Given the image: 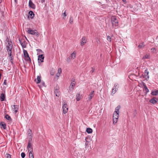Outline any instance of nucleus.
<instances>
[{
	"mask_svg": "<svg viewBox=\"0 0 158 158\" xmlns=\"http://www.w3.org/2000/svg\"><path fill=\"white\" fill-rule=\"evenodd\" d=\"M111 22L113 26L116 27L118 25V22L115 16H113L111 17Z\"/></svg>",
	"mask_w": 158,
	"mask_h": 158,
	"instance_id": "obj_3",
	"label": "nucleus"
},
{
	"mask_svg": "<svg viewBox=\"0 0 158 158\" xmlns=\"http://www.w3.org/2000/svg\"><path fill=\"white\" fill-rule=\"evenodd\" d=\"M88 138L87 137H86L85 138V141H86V142L87 143H89V142L88 141V140H87V139H88Z\"/></svg>",
	"mask_w": 158,
	"mask_h": 158,
	"instance_id": "obj_56",
	"label": "nucleus"
},
{
	"mask_svg": "<svg viewBox=\"0 0 158 158\" xmlns=\"http://www.w3.org/2000/svg\"><path fill=\"white\" fill-rule=\"evenodd\" d=\"M158 100V99H156V97H153L149 100V102L153 104H155L157 103Z\"/></svg>",
	"mask_w": 158,
	"mask_h": 158,
	"instance_id": "obj_8",
	"label": "nucleus"
},
{
	"mask_svg": "<svg viewBox=\"0 0 158 158\" xmlns=\"http://www.w3.org/2000/svg\"><path fill=\"white\" fill-rule=\"evenodd\" d=\"M32 136L31 135V134L30 135L29 138L28 139V142H32Z\"/></svg>",
	"mask_w": 158,
	"mask_h": 158,
	"instance_id": "obj_32",
	"label": "nucleus"
},
{
	"mask_svg": "<svg viewBox=\"0 0 158 158\" xmlns=\"http://www.w3.org/2000/svg\"><path fill=\"white\" fill-rule=\"evenodd\" d=\"M5 156L6 158H11V155L9 154H6L5 155Z\"/></svg>",
	"mask_w": 158,
	"mask_h": 158,
	"instance_id": "obj_34",
	"label": "nucleus"
},
{
	"mask_svg": "<svg viewBox=\"0 0 158 158\" xmlns=\"http://www.w3.org/2000/svg\"><path fill=\"white\" fill-rule=\"evenodd\" d=\"M86 132L88 134H90L92 132L93 130L90 128H88L86 129Z\"/></svg>",
	"mask_w": 158,
	"mask_h": 158,
	"instance_id": "obj_21",
	"label": "nucleus"
},
{
	"mask_svg": "<svg viewBox=\"0 0 158 158\" xmlns=\"http://www.w3.org/2000/svg\"><path fill=\"white\" fill-rule=\"evenodd\" d=\"M76 52L74 51L71 54V56L72 58L74 59L76 57Z\"/></svg>",
	"mask_w": 158,
	"mask_h": 158,
	"instance_id": "obj_28",
	"label": "nucleus"
},
{
	"mask_svg": "<svg viewBox=\"0 0 158 158\" xmlns=\"http://www.w3.org/2000/svg\"><path fill=\"white\" fill-rule=\"evenodd\" d=\"M23 40H24L22 39H19V43H20V44H21V43H22Z\"/></svg>",
	"mask_w": 158,
	"mask_h": 158,
	"instance_id": "obj_46",
	"label": "nucleus"
},
{
	"mask_svg": "<svg viewBox=\"0 0 158 158\" xmlns=\"http://www.w3.org/2000/svg\"><path fill=\"white\" fill-rule=\"evenodd\" d=\"M158 94V90H156V91H153L152 92L151 94L152 95L156 96Z\"/></svg>",
	"mask_w": 158,
	"mask_h": 158,
	"instance_id": "obj_23",
	"label": "nucleus"
},
{
	"mask_svg": "<svg viewBox=\"0 0 158 158\" xmlns=\"http://www.w3.org/2000/svg\"><path fill=\"white\" fill-rule=\"evenodd\" d=\"M25 58L26 60L27 61H30V62L31 61V60L29 56H27Z\"/></svg>",
	"mask_w": 158,
	"mask_h": 158,
	"instance_id": "obj_35",
	"label": "nucleus"
},
{
	"mask_svg": "<svg viewBox=\"0 0 158 158\" xmlns=\"http://www.w3.org/2000/svg\"><path fill=\"white\" fill-rule=\"evenodd\" d=\"M94 91H93L90 93L89 95L88 100L89 101L91 100L92 98L94 97Z\"/></svg>",
	"mask_w": 158,
	"mask_h": 158,
	"instance_id": "obj_12",
	"label": "nucleus"
},
{
	"mask_svg": "<svg viewBox=\"0 0 158 158\" xmlns=\"http://www.w3.org/2000/svg\"><path fill=\"white\" fill-rule=\"evenodd\" d=\"M118 119L117 118H113V121L114 124L116 123L117 122Z\"/></svg>",
	"mask_w": 158,
	"mask_h": 158,
	"instance_id": "obj_41",
	"label": "nucleus"
},
{
	"mask_svg": "<svg viewBox=\"0 0 158 158\" xmlns=\"http://www.w3.org/2000/svg\"><path fill=\"white\" fill-rule=\"evenodd\" d=\"M55 73V69H52L51 70L50 74L51 75H54Z\"/></svg>",
	"mask_w": 158,
	"mask_h": 158,
	"instance_id": "obj_29",
	"label": "nucleus"
},
{
	"mask_svg": "<svg viewBox=\"0 0 158 158\" xmlns=\"http://www.w3.org/2000/svg\"><path fill=\"white\" fill-rule=\"evenodd\" d=\"M119 87V85L118 84H115L112 90V93L114 94L118 90Z\"/></svg>",
	"mask_w": 158,
	"mask_h": 158,
	"instance_id": "obj_7",
	"label": "nucleus"
},
{
	"mask_svg": "<svg viewBox=\"0 0 158 158\" xmlns=\"http://www.w3.org/2000/svg\"><path fill=\"white\" fill-rule=\"evenodd\" d=\"M81 95H80V94H77L76 95V100L78 101L80 100L81 98Z\"/></svg>",
	"mask_w": 158,
	"mask_h": 158,
	"instance_id": "obj_17",
	"label": "nucleus"
},
{
	"mask_svg": "<svg viewBox=\"0 0 158 158\" xmlns=\"http://www.w3.org/2000/svg\"><path fill=\"white\" fill-rule=\"evenodd\" d=\"M145 45L144 44V43L142 42L141 43H140L139 45L138 46V48H143L144 46Z\"/></svg>",
	"mask_w": 158,
	"mask_h": 158,
	"instance_id": "obj_27",
	"label": "nucleus"
},
{
	"mask_svg": "<svg viewBox=\"0 0 158 158\" xmlns=\"http://www.w3.org/2000/svg\"><path fill=\"white\" fill-rule=\"evenodd\" d=\"M88 143H87L86 142L85 143V145L86 146H87L88 145Z\"/></svg>",
	"mask_w": 158,
	"mask_h": 158,
	"instance_id": "obj_59",
	"label": "nucleus"
},
{
	"mask_svg": "<svg viewBox=\"0 0 158 158\" xmlns=\"http://www.w3.org/2000/svg\"><path fill=\"white\" fill-rule=\"evenodd\" d=\"M5 118L7 120L9 121H11L12 119L11 117L9 116L8 114H6L5 116Z\"/></svg>",
	"mask_w": 158,
	"mask_h": 158,
	"instance_id": "obj_25",
	"label": "nucleus"
},
{
	"mask_svg": "<svg viewBox=\"0 0 158 158\" xmlns=\"http://www.w3.org/2000/svg\"><path fill=\"white\" fill-rule=\"evenodd\" d=\"M36 51L39 53H41L42 52V51L40 49H37Z\"/></svg>",
	"mask_w": 158,
	"mask_h": 158,
	"instance_id": "obj_43",
	"label": "nucleus"
},
{
	"mask_svg": "<svg viewBox=\"0 0 158 158\" xmlns=\"http://www.w3.org/2000/svg\"><path fill=\"white\" fill-rule=\"evenodd\" d=\"M59 87L58 85H56L54 88V93L57 97H59L60 95V92L59 90Z\"/></svg>",
	"mask_w": 158,
	"mask_h": 158,
	"instance_id": "obj_4",
	"label": "nucleus"
},
{
	"mask_svg": "<svg viewBox=\"0 0 158 158\" xmlns=\"http://www.w3.org/2000/svg\"><path fill=\"white\" fill-rule=\"evenodd\" d=\"M6 41L7 42H10L9 41V39L8 37H7L6 38Z\"/></svg>",
	"mask_w": 158,
	"mask_h": 158,
	"instance_id": "obj_51",
	"label": "nucleus"
},
{
	"mask_svg": "<svg viewBox=\"0 0 158 158\" xmlns=\"http://www.w3.org/2000/svg\"><path fill=\"white\" fill-rule=\"evenodd\" d=\"M87 40L86 37L85 36L82 37L81 41V46L84 45L86 42Z\"/></svg>",
	"mask_w": 158,
	"mask_h": 158,
	"instance_id": "obj_10",
	"label": "nucleus"
},
{
	"mask_svg": "<svg viewBox=\"0 0 158 158\" xmlns=\"http://www.w3.org/2000/svg\"><path fill=\"white\" fill-rule=\"evenodd\" d=\"M2 2V0H0V3H1Z\"/></svg>",
	"mask_w": 158,
	"mask_h": 158,
	"instance_id": "obj_63",
	"label": "nucleus"
},
{
	"mask_svg": "<svg viewBox=\"0 0 158 158\" xmlns=\"http://www.w3.org/2000/svg\"><path fill=\"white\" fill-rule=\"evenodd\" d=\"M27 32L29 34L33 35H35L37 37L40 35V34L36 30H33L30 28H29L27 30Z\"/></svg>",
	"mask_w": 158,
	"mask_h": 158,
	"instance_id": "obj_2",
	"label": "nucleus"
},
{
	"mask_svg": "<svg viewBox=\"0 0 158 158\" xmlns=\"http://www.w3.org/2000/svg\"><path fill=\"white\" fill-rule=\"evenodd\" d=\"M73 18L72 17H70V20H69V23L71 24H72L73 21Z\"/></svg>",
	"mask_w": 158,
	"mask_h": 158,
	"instance_id": "obj_36",
	"label": "nucleus"
},
{
	"mask_svg": "<svg viewBox=\"0 0 158 158\" xmlns=\"http://www.w3.org/2000/svg\"><path fill=\"white\" fill-rule=\"evenodd\" d=\"M66 61H67L68 62V63H69L70 62V58H69V57L68 58H67V60H66Z\"/></svg>",
	"mask_w": 158,
	"mask_h": 158,
	"instance_id": "obj_47",
	"label": "nucleus"
},
{
	"mask_svg": "<svg viewBox=\"0 0 158 158\" xmlns=\"http://www.w3.org/2000/svg\"><path fill=\"white\" fill-rule=\"evenodd\" d=\"M13 107H14V109L15 110V113H16L18 111V110H19V106L14 105Z\"/></svg>",
	"mask_w": 158,
	"mask_h": 158,
	"instance_id": "obj_18",
	"label": "nucleus"
},
{
	"mask_svg": "<svg viewBox=\"0 0 158 158\" xmlns=\"http://www.w3.org/2000/svg\"><path fill=\"white\" fill-rule=\"evenodd\" d=\"M11 45H13L12 44V42L11 41H10L9 42H8V44L6 46H11Z\"/></svg>",
	"mask_w": 158,
	"mask_h": 158,
	"instance_id": "obj_37",
	"label": "nucleus"
},
{
	"mask_svg": "<svg viewBox=\"0 0 158 158\" xmlns=\"http://www.w3.org/2000/svg\"><path fill=\"white\" fill-rule=\"evenodd\" d=\"M35 81L37 83H40L41 82V76H38L37 77V79H36L35 80Z\"/></svg>",
	"mask_w": 158,
	"mask_h": 158,
	"instance_id": "obj_13",
	"label": "nucleus"
},
{
	"mask_svg": "<svg viewBox=\"0 0 158 158\" xmlns=\"http://www.w3.org/2000/svg\"><path fill=\"white\" fill-rule=\"evenodd\" d=\"M21 156L22 157V158H24L25 156V154L24 152H22L21 153Z\"/></svg>",
	"mask_w": 158,
	"mask_h": 158,
	"instance_id": "obj_38",
	"label": "nucleus"
},
{
	"mask_svg": "<svg viewBox=\"0 0 158 158\" xmlns=\"http://www.w3.org/2000/svg\"><path fill=\"white\" fill-rule=\"evenodd\" d=\"M0 100L1 101H4L5 98V95L3 93H1L0 96Z\"/></svg>",
	"mask_w": 158,
	"mask_h": 158,
	"instance_id": "obj_14",
	"label": "nucleus"
},
{
	"mask_svg": "<svg viewBox=\"0 0 158 158\" xmlns=\"http://www.w3.org/2000/svg\"><path fill=\"white\" fill-rule=\"evenodd\" d=\"M41 2L42 3H43L45 2V0H41Z\"/></svg>",
	"mask_w": 158,
	"mask_h": 158,
	"instance_id": "obj_57",
	"label": "nucleus"
},
{
	"mask_svg": "<svg viewBox=\"0 0 158 158\" xmlns=\"http://www.w3.org/2000/svg\"><path fill=\"white\" fill-rule=\"evenodd\" d=\"M29 15L30 16V18L32 19L34 16V14L32 11H30L28 12Z\"/></svg>",
	"mask_w": 158,
	"mask_h": 158,
	"instance_id": "obj_16",
	"label": "nucleus"
},
{
	"mask_svg": "<svg viewBox=\"0 0 158 158\" xmlns=\"http://www.w3.org/2000/svg\"><path fill=\"white\" fill-rule=\"evenodd\" d=\"M31 134V135H32L31 130H30V132L28 133L29 135L30 136V135Z\"/></svg>",
	"mask_w": 158,
	"mask_h": 158,
	"instance_id": "obj_53",
	"label": "nucleus"
},
{
	"mask_svg": "<svg viewBox=\"0 0 158 158\" xmlns=\"http://www.w3.org/2000/svg\"><path fill=\"white\" fill-rule=\"evenodd\" d=\"M23 52L24 56V57L25 58L27 56H29L27 53V52L26 50L23 49Z\"/></svg>",
	"mask_w": 158,
	"mask_h": 158,
	"instance_id": "obj_24",
	"label": "nucleus"
},
{
	"mask_svg": "<svg viewBox=\"0 0 158 158\" xmlns=\"http://www.w3.org/2000/svg\"><path fill=\"white\" fill-rule=\"evenodd\" d=\"M111 37H110V36H107V40H108V41H110V42L111 41Z\"/></svg>",
	"mask_w": 158,
	"mask_h": 158,
	"instance_id": "obj_44",
	"label": "nucleus"
},
{
	"mask_svg": "<svg viewBox=\"0 0 158 158\" xmlns=\"http://www.w3.org/2000/svg\"><path fill=\"white\" fill-rule=\"evenodd\" d=\"M44 55L43 54L40 55L38 56V60L39 64L40 66L41 65V63L44 62Z\"/></svg>",
	"mask_w": 158,
	"mask_h": 158,
	"instance_id": "obj_5",
	"label": "nucleus"
},
{
	"mask_svg": "<svg viewBox=\"0 0 158 158\" xmlns=\"http://www.w3.org/2000/svg\"><path fill=\"white\" fill-rule=\"evenodd\" d=\"M98 41H99V40H98V41L97 40V41L98 42Z\"/></svg>",
	"mask_w": 158,
	"mask_h": 158,
	"instance_id": "obj_64",
	"label": "nucleus"
},
{
	"mask_svg": "<svg viewBox=\"0 0 158 158\" xmlns=\"http://www.w3.org/2000/svg\"><path fill=\"white\" fill-rule=\"evenodd\" d=\"M0 125L1 126V128H2L3 129H5L6 128V125L4 122H1L0 123Z\"/></svg>",
	"mask_w": 158,
	"mask_h": 158,
	"instance_id": "obj_19",
	"label": "nucleus"
},
{
	"mask_svg": "<svg viewBox=\"0 0 158 158\" xmlns=\"http://www.w3.org/2000/svg\"><path fill=\"white\" fill-rule=\"evenodd\" d=\"M32 142H28L27 148L29 151H30L29 153V158H34V154L33 151V148L32 147Z\"/></svg>",
	"mask_w": 158,
	"mask_h": 158,
	"instance_id": "obj_1",
	"label": "nucleus"
},
{
	"mask_svg": "<svg viewBox=\"0 0 158 158\" xmlns=\"http://www.w3.org/2000/svg\"><path fill=\"white\" fill-rule=\"evenodd\" d=\"M149 55L147 54L143 57V59H148L149 58Z\"/></svg>",
	"mask_w": 158,
	"mask_h": 158,
	"instance_id": "obj_31",
	"label": "nucleus"
},
{
	"mask_svg": "<svg viewBox=\"0 0 158 158\" xmlns=\"http://www.w3.org/2000/svg\"><path fill=\"white\" fill-rule=\"evenodd\" d=\"M63 112L64 114H66L68 112V108L67 107V105L66 103H64L62 107Z\"/></svg>",
	"mask_w": 158,
	"mask_h": 158,
	"instance_id": "obj_6",
	"label": "nucleus"
},
{
	"mask_svg": "<svg viewBox=\"0 0 158 158\" xmlns=\"http://www.w3.org/2000/svg\"><path fill=\"white\" fill-rule=\"evenodd\" d=\"M123 0V2H124V3H126V0Z\"/></svg>",
	"mask_w": 158,
	"mask_h": 158,
	"instance_id": "obj_61",
	"label": "nucleus"
},
{
	"mask_svg": "<svg viewBox=\"0 0 158 158\" xmlns=\"http://www.w3.org/2000/svg\"><path fill=\"white\" fill-rule=\"evenodd\" d=\"M56 76H57V77H59V73H57L56 74Z\"/></svg>",
	"mask_w": 158,
	"mask_h": 158,
	"instance_id": "obj_60",
	"label": "nucleus"
},
{
	"mask_svg": "<svg viewBox=\"0 0 158 158\" xmlns=\"http://www.w3.org/2000/svg\"><path fill=\"white\" fill-rule=\"evenodd\" d=\"M15 3H17V0H15Z\"/></svg>",
	"mask_w": 158,
	"mask_h": 158,
	"instance_id": "obj_62",
	"label": "nucleus"
},
{
	"mask_svg": "<svg viewBox=\"0 0 158 158\" xmlns=\"http://www.w3.org/2000/svg\"><path fill=\"white\" fill-rule=\"evenodd\" d=\"M2 76V74H1V73H0V80H1V77Z\"/></svg>",
	"mask_w": 158,
	"mask_h": 158,
	"instance_id": "obj_58",
	"label": "nucleus"
},
{
	"mask_svg": "<svg viewBox=\"0 0 158 158\" xmlns=\"http://www.w3.org/2000/svg\"><path fill=\"white\" fill-rule=\"evenodd\" d=\"M8 54H9V57H13L12 53H8Z\"/></svg>",
	"mask_w": 158,
	"mask_h": 158,
	"instance_id": "obj_48",
	"label": "nucleus"
},
{
	"mask_svg": "<svg viewBox=\"0 0 158 158\" xmlns=\"http://www.w3.org/2000/svg\"><path fill=\"white\" fill-rule=\"evenodd\" d=\"M91 69H92V70H91L90 72L91 73H92L94 71V69H93V67L91 68Z\"/></svg>",
	"mask_w": 158,
	"mask_h": 158,
	"instance_id": "obj_50",
	"label": "nucleus"
},
{
	"mask_svg": "<svg viewBox=\"0 0 158 158\" xmlns=\"http://www.w3.org/2000/svg\"><path fill=\"white\" fill-rule=\"evenodd\" d=\"M142 82L143 84V88H144L145 90L146 91L145 93L146 94H147V93L149 92V90L148 89V88L145 83L143 81H142Z\"/></svg>",
	"mask_w": 158,
	"mask_h": 158,
	"instance_id": "obj_11",
	"label": "nucleus"
},
{
	"mask_svg": "<svg viewBox=\"0 0 158 158\" xmlns=\"http://www.w3.org/2000/svg\"><path fill=\"white\" fill-rule=\"evenodd\" d=\"M75 85V84L74 83L72 82L70 84V86H71L72 88L73 89L74 86Z\"/></svg>",
	"mask_w": 158,
	"mask_h": 158,
	"instance_id": "obj_40",
	"label": "nucleus"
},
{
	"mask_svg": "<svg viewBox=\"0 0 158 158\" xmlns=\"http://www.w3.org/2000/svg\"><path fill=\"white\" fill-rule=\"evenodd\" d=\"M29 6L33 9L35 8V5L33 3L31 0H29Z\"/></svg>",
	"mask_w": 158,
	"mask_h": 158,
	"instance_id": "obj_9",
	"label": "nucleus"
},
{
	"mask_svg": "<svg viewBox=\"0 0 158 158\" xmlns=\"http://www.w3.org/2000/svg\"><path fill=\"white\" fill-rule=\"evenodd\" d=\"M12 50H8L7 51L8 52V53H12Z\"/></svg>",
	"mask_w": 158,
	"mask_h": 158,
	"instance_id": "obj_49",
	"label": "nucleus"
},
{
	"mask_svg": "<svg viewBox=\"0 0 158 158\" xmlns=\"http://www.w3.org/2000/svg\"><path fill=\"white\" fill-rule=\"evenodd\" d=\"M119 116V113L114 112L113 115V118L118 119Z\"/></svg>",
	"mask_w": 158,
	"mask_h": 158,
	"instance_id": "obj_20",
	"label": "nucleus"
},
{
	"mask_svg": "<svg viewBox=\"0 0 158 158\" xmlns=\"http://www.w3.org/2000/svg\"><path fill=\"white\" fill-rule=\"evenodd\" d=\"M63 15L65 17L66 16V14L65 13V11H64V12L63 13Z\"/></svg>",
	"mask_w": 158,
	"mask_h": 158,
	"instance_id": "obj_55",
	"label": "nucleus"
},
{
	"mask_svg": "<svg viewBox=\"0 0 158 158\" xmlns=\"http://www.w3.org/2000/svg\"><path fill=\"white\" fill-rule=\"evenodd\" d=\"M41 84L43 86H44L45 87H46V86L45 85V83L44 82V81H42L41 83Z\"/></svg>",
	"mask_w": 158,
	"mask_h": 158,
	"instance_id": "obj_45",
	"label": "nucleus"
},
{
	"mask_svg": "<svg viewBox=\"0 0 158 158\" xmlns=\"http://www.w3.org/2000/svg\"><path fill=\"white\" fill-rule=\"evenodd\" d=\"M27 43L25 40H23L22 43H21V44L23 48H25L26 47Z\"/></svg>",
	"mask_w": 158,
	"mask_h": 158,
	"instance_id": "obj_15",
	"label": "nucleus"
},
{
	"mask_svg": "<svg viewBox=\"0 0 158 158\" xmlns=\"http://www.w3.org/2000/svg\"><path fill=\"white\" fill-rule=\"evenodd\" d=\"M151 51L153 53L156 52V49L155 48H152L151 49Z\"/></svg>",
	"mask_w": 158,
	"mask_h": 158,
	"instance_id": "obj_42",
	"label": "nucleus"
},
{
	"mask_svg": "<svg viewBox=\"0 0 158 158\" xmlns=\"http://www.w3.org/2000/svg\"><path fill=\"white\" fill-rule=\"evenodd\" d=\"M6 48L7 51L10 50H12L13 48V45H11V46H6Z\"/></svg>",
	"mask_w": 158,
	"mask_h": 158,
	"instance_id": "obj_30",
	"label": "nucleus"
},
{
	"mask_svg": "<svg viewBox=\"0 0 158 158\" xmlns=\"http://www.w3.org/2000/svg\"><path fill=\"white\" fill-rule=\"evenodd\" d=\"M9 59L10 60V62H11V64H14L13 63V56L12 57H9Z\"/></svg>",
	"mask_w": 158,
	"mask_h": 158,
	"instance_id": "obj_33",
	"label": "nucleus"
},
{
	"mask_svg": "<svg viewBox=\"0 0 158 158\" xmlns=\"http://www.w3.org/2000/svg\"><path fill=\"white\" fill-rule=\"evenodd\" d=\"M6 80H5L4 81V82L3 83V84L5 85H6Z\"/></svg>",
	"mask_w": 158,
	"mask_h": 158,
	"instance_id": "obj_52",
	"label": "nucleus"
},
{
	"mask_svg": "<svg viewBox=\"0 0 158 158\" xmlns=\"http://www.w3.org/2000/svg\"><path fill=\"white\" fill-rule=\"evenodd\" d=\"M144 73V76L145 77L147 76L148 78H149V76L148 75V73H149V72L148 71L147 69H146L145 70Z\"/></svg>",
	"mask_w": 158,
	"mask_h": 158,
	"instance_id": "obj_26",
	"label": "nucleus"
},
{
	"mask_svg": "<svg viewBox=\"0 0 158 158\" xmlns=\"http://www.w3.org/2000/svg\"><path fill=\"white\" fill-rule=\"evenodd\" d=\"M120 106H118L115 108V111L114 112L118 113L119 114V110L120 109Z\"/></svg>",
	"mask_w": 158,
	"mask_h": 158,
	"instance_id": "obj_22",
	"label": "nucleus"
},
{
	"mask_svg": "<svg viewBox=\"0 0 158 158\" xmlns=\"http://www.w3.org/2000/svg\"><path fill=\"white\" fill-rule=\"evenodd\" d=\"M71 81H72V82H75V80L73 78L72 80H71Z\"/></svg>",
	"mask_w": 158,
	"mask_h": 158,
	"instance_id": "obj_54",
	"label": "nucleus"
},
{
	"mask_svg": "<svg viewBox=\"0 0 158 158\" xmlns=\"http://www.w3.org/2000/svg\"><path fill=\"white\" fill-rule=\"evenodd\" d=\"M61 72L62 69L60 68L58 69V73H59V75H60V74L61 73Z\"/></svg>",
	"mask_w": 158,
	"mask_h": 158,
	"instance_id": "obj_39",
	"label": "nucleus"
}]
</instances>
